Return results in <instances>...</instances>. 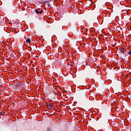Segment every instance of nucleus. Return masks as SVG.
Returning <instances> with one entry per match:
<instances>
[{"mask_svg":"<svg viewBox=\"0 0 131 131\" xmlns=\"http://www.w3.org/2000/svg\"><path fill=\"white\" fill-rule=\"evenodd\" d=\"M122 49H123V51L125 52V51H126V49H125V48H123V47H121Z\"/></svg>","mask_w":131,"mask_h":131,"instance_id":"obj_9","label":"nucleus"},{"mask_svg":"<svg viewBox=\"0 0 131 131\" xmlns=\"http://www.w3.org/2000/svg\"><path fill=\"white\" fill-rule=\"evenodd\" d=\"M119 51H120V54H124V52L123 50L122 49V47H120L119 48Z\"/></svg>","mask_w":131,"mask_h":131,"instance_id":"obj_5","label":"nucleus"},{"mask_svg":"<svg viewBox=\"0 0 131 131\" xmlns=\"http://www.w3.org/2000/svg\"><path fill=\"white\" fill-rule=\"evenodd\" d=\"M47 131H51V129L50 128H48Z\"/></svg>","mask_w":131,"mask_h":131,"instance_id":"obj_14","label":"nucleus"},{"mask_svg":"<svg viewBox=\"0 0 131 131\" xmlns=\"http://www.w3.org/2000/svg\"><path fill=\"white\" fill-rule=\"evenodd\" d=\"M111 20H113V19H111Z\"/></svg>","mask_w":131,"mask_h":131,"instance_id":"obj_19","label":"nucleus"},{"mask_svg":"<svg viewBox=\"0 0 131 131\" xmlns=\"http://www.w3.org/2000/svg\"><path fill=\"white\" fill-rule=\"evenodd\" d=\"M48 3H49L48 1H45V2H43L44 4H48Z\"/></svg>","mask_w":131,"mask_h":131,"instance_id":"obj_11","label":"nucleus"},{"mask_svg":"<svg viewBox=\"0 0 131 131\" xmlns=\"http://www.w3.org/2000/svg\"><path fill=\"white\" fill-rule=\"evenodd\" d=\"M114 19L115 20V19H116V18H114Z\"/></svg>","mask_w":131,"mask_h":131,"instance_id":"obj_18","label":"nucleus"},{"mask_svg":"<svg viewBox=\"0 0 131 131\" xmlns=\"http://www.w3.org/2000/svg\"><path fill=\"white\" fill-rule=\"evenodd\" d=\"M119 56H120V59H121L122 60H123V59H124L125 58V57L128 56L127 54L125 55V52H124V54L120 53V52H119Z\"/></svg>","mask_w":131,"mask_h":131,"instance_id":"obj_1","label":"nucleus"},{"mask_svg":"<svg viewBox=\"0 0 131 131\" xmlns=\"http://www.w3.org/2000/svg\"><path fill=\"white\" fill-rule=\"evenodd\" d=\"M0 115H3V114L2 113V112L0 111Z\"/></svg>","mask_w":131,"mask_h":131,"instance_id":"obj_15","label":"nucleus"},{"mask_svg":"<svg viewBox=\"0 0 131 131\" xmlns=\"http://www.w3.org/2000/svg\"><path fill=\"white\" fill-rule=\"evenodd\" d=\"M68 65H69V66H71V62H68Z\"/></svg>","mask_w":131,"mask_h":131,"instance_id":"obj_10","label":"nucleus"},{"mask_svg":"<svg viewBox=\"0 0 131 131\" xmlns=\"http://www.w3.org/2000/svg\"><path fill=\"white\" fill-rule=\"evenodd\" d=\"M86 21H91L92 22H98V17H92V18L90 19H85Z\"/></svg>","mask_w":131,"mask_h":131,"instance_id":"obj_2","label":"nucleus"},{"mask_svg":"<svg viewBox=\"0 0 131 131\" xmlns=\"http://www.w3.org/2000/svg\"><path fill=\"white\" fill-rule=\"evenodd\" d=\"M48 5H49V7H51V6H50V4H48Z\"/></svg>","mask_w":131,"mask_h":131,"instance_id":"obj_17","label":"nucleus"},{"mask_svg":"<svg viewBox=\"0 0 131 131\" xmlns=\"http://www.w3.org/2000/svg\"><path fill=\"white\" fill-rule=\"evenodd\" d=\"M15 85L16 86V88H19V85H20V84L17 83L15 84Z\"/></svg>","mask_w":131,"mask_h":131,"instance_id":"obj_7","label":"nucleus"},{"mask_svg":"<svg viewBox=\"0 0 131 131\" xmlns=\"http://www.w3.org/2000/svg\"><path fill=\"white\" fill-rule=\"evenodd\" d=\"M128 55H131V51H129L128 52Z\"/></svg>","mask_w":131,"mask_h":131,"instance_id":"obj_12","label":"nucleus"},{"mask_svg":"<svg viewBox=\"0 0 131 131\" xmlns=\"http://www.w3.org/2000/svg\"><path fill=\"white\" fill-rule=\"evenodd\" d=\"M35 13H36V14H41V13H42V10L40 9H36L35 10Z\"/></svg>","mask_w":131,"mask_h":131,"instance_id":"obj_3","label":"nucleus"},{"mask_svg":"<svg viewBox=\"0 0 131 131\" xmlns=\"http://www.w3.org/2000/svg\"><path fill=\"white\" fill-rule=\"evenodd\" d=\"M49 89H52V90H54V85H51L50 87H49Z\"/></svg>","mask_w":131,"mask_h":131,"instance_id":"obj_8","label":"nucleus"},{"mask_svg":"<svg viewBox=\"0 0 131 131\" xmlns=\"http://www.w3.org/2000/svg\"><path fill=\"white\" fill-rule=\"evenodd\" d=\"M31 41V40L29 38H27L26 39V42H27L28 43H29V42H30Z\"/></svg>","mask_w":131,"mask_h":131,"instance_id":"obj_6","label":"nucleus"},{"mask_svg":"<svg viewBox=\"0 0 131 131\" xmlns=\"http://www.w3.org/2000/svg\"><path fill=\"white\" fill-rule=\"evenodd\" d=\"M47 106L48 108V109H51V108H53V105H52L51 104L47 103Z\"/></svg>","mask_w":131,"mask_h":131,"instance_id":"obj_4","label":"nucleus"},{"mask_svg":"<svg viewBox=\"0 0 131 131\" xmlns=\"http://www.w3.org/2000/svg\"><path fill=\"white\" fill-rule=\"evenodd\" d=\"M82 25H84V23H82Z\"/></svg>","mask_w":131,"mask_h":131,"instance_id":"obj_16","label":"nucleus"},{"mask_svg":"<svg viewBox=\"0 0 131 131\" xmlns=\"http://www.w3.org/2000/svg\"><path fill=\"white\" fill-rule=\"evenodd\" d=\"M118 20H120V21H122V17H121L120 19L118 18Z\"/></svg>","mask_w":131,"mask_h":131,"instance_id":"obj_13","label":"nucleus"}]
</instances>
